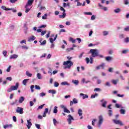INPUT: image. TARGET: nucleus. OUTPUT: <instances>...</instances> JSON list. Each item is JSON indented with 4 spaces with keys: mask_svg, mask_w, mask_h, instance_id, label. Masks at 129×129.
I'll return each instance as SVG.
<instances>
[{
    "mask_svg": "<svg viewBox=\"0 0 129 129\" xmlns=\"http://www.w3.org/2000/svg\"><path fill=\"white\" fill-rule=\"evenodd\" d=\"M19 85V83H17L15 86H11L10 88L8 89V92H12V91H14V90H18Z\"/></svg>",
    "mask_w": 129,
    "mask_h": 129,
    "instance_id": "obj_1",
    "label": "nucleus"
},
{
    "mask_svg": "<svg viewBox=\"0 0 129 129\" xmlns=\"http://www.w3.org/2000/svg\"><path fill=\"white\" fill-rule=\"evenodd\" d=\"M63 65L67 66L65 67V69L68 68V69H70L72 66H73V62L71 60H67V61H64Z\"/></svg>",
    "mask_w": 129,
    "mask_h": 129,
    "instance_id": "obj_2",
    "label": "nucleus"
},
{
    "mask_svg": "<svg viewBox=\"0 0 129 129\" xmlns=\"http://www.w3.org/2000/svg\"><path fill=\"white\" fill-rule=\"evenodd\" d=\"M90 53L92 54V57H97L99 56L98 50L97 49H90Z\"/></svg>",
    "mask_w": 129,
    "mask_h": 129,
    "instance_id": "obj_3",
    "label": "nucleus"
},
{
    "mask_svg": "<svg viewBox=\"0 0 129 129\" xmlns=\"http://www.w3.org/2000/svg\"><path fill=\"white\" fill-rule=\"evenodd\" d=\"M60 11L63 12V13L62 15H59V17L60 18V19H64L66 17V13H65V12H66V10H65V9L63 7H61L60 6Z\"/></svg>",
    "mask_w": 129,
    "mask_h": 129,
    "instance_id": "obj_4",
    "label": "nucleus"
},
{
    "mask_svg": "<svg viewBox=\"0 0 129 129\" xmlns=\"http://www.w3.org/2000/svg\"><path fill=\"white\" fill-rule=\"evenodd\" d=\"M68 118L67 119L69 124H71L72 121L74 120V118L71 115V114H69L68 116Z\"/></svg>",
    "mask_w": 129,
    "mask_h": 129,
    "instance_id": "obj_5",
    "label": "nucleus"
},
{
    "mask_svg": "<svg viewBox=\"0 0 129 129\" xmlns=\"http://www.w3.org/2000/svg\"><path fill=\"white\" fill-rule=\"evenodd\" d=\"M16 112L17 113H20V114H23V113H24V110H23V108L18 107L16 109Z\"/></svg>",
    "mask_w": 129,
    "mask_h": 129,
    "instance_id": "obj_6",
    "label": "nucleus"
},
{
    "mask_svg": "<svg viewBox=\"0 0 129 129\" xmlns=\"http://www.w3.org/2000/svg\"><path fill=\"white\" fill-rule=\"evenodd\" d=\"M102 122H103V117H102V116L100 115L99 116V122H98V126L100 127V125L102 124Z\"/></svg>",
    "mask_w": 129,
    "mask_h": 129,
    "instance_id": "obj_7",
    "label": "nucleus"
},
{
    "mask_svg": "<svg viewBox=\"0 0 129 129\" xmlns=\"http://www.w3.org/2000/svg\"><path fill=\"white\" fill-rule=\"evenodd\" d=\"M113 121L115 124H119L120 125H123L122 122L120 120L113 119Z\"/></svg>",
    "mask_w": 129,
    "mask_h": 129,
    "instance_id": "obj_8",
    "label": "nucleus"
},
{
    "mask_svg": "<svg viewBox=\"0 0 129 129\" xmlns=\"http://www.w3.org/2000/svg\"><path fill=\"white\" fill-rule=\"evenodd\" d=\"M74 103V104H76V103H78V101H77V99L76 98H74L73 99V101H70V106H72Z\"/></svg>",
    "mask_w": 129,
    "mask_h": 129,
    "instance_id": "obj_9",
    "label": "nucleus"
},
{
    "mask_svg": "<svg viewBox=\"0 0 129 129\" xmlns=\"http://www.w3.org/2000/svg\"><path fill=\"white\" fill-rule=\"evenodd\" d=\"M27 126L28 129L31 128V126H32V122H31V119L27 120Z\"/></svg>",
    "mask_w": 129,
    "mask_h": 129,
    "instance_id": "obj_10",
    "label": "nucleus"
},
{
    "mask_svg": "<svg viewBox=\"0 0 129 129\" xmlns=\"http://www.w3.org/2000/svg\"><path fill=\"white\" fill-rule=\"evenodd\" d=\"M57 37H58V35L56 34L54 38V39H53V38H49V41L50 42V43H51V44H53L54 43V41H55L56 39H57Z\"/></svg>",
    "mask_w": 129,
    "mask_h": 129,
    "instance_id": "obj_11",
    "label": "nucleus"
},
{
    "mask_svg": "<svg viewBox=\"0 0 129 129\" xmlns=\"http://www.w3.org/2000/svg\"><path fill=\"white\" fill-rule=\"evenodd\" d=\"M34 3V0H28V3L26 4V7H29V6H32Z\"/></svg>",
    "mask_w": 129,
    "mask_h": 129,
    "instance_id": "obj_12",
    "label": "nucleus"
},
{
    "mask_svg": "<svg viewBox=\"0 0 129 129\" xmlns=\"http://www.w3.org/2000/svg\"><path fill=\"white\" fill-rule=\"evenodd\" d=\"M43 38H41L40 40H39V43H40L41 46H43V45H46V43H47V41L45 40L43 42Z\"/></svg>",
    "mask_w": 129,
    "mask_h": 129,
    "instance_id": "obj_13",
    "label": "nucleus"
},
{
    "mask_svg": "<svg viewBox=\"0 0 129 129\" xmlns=\"http://www.w3.org/2000/svg\"><path fill=\"white\" fill-rule=\"evenodd\" d=\"M34 40H36V37L34 36H32L28 39V42H32V41H34Z\"/></svg>",
    "mask_w": 129,
    "mask_h": 129,
    "instance_id": "obj_14",
    "label": "nucleus"
},
{
    "mask_svg": "<svg viewBox=\"0 0 129 129\" xmlns=\"http://www.w3.org/2000/svg\"><path fill=\"white\" fill-rule=\"evenodd\" d=\"M48 111H49V109L47 108H45L42 116L43 117H46V114L48 113Z\"/></svg>",
    "mask_w": 129,
    "mask_h": 129,
    "instance_id": "obj_15",
    "label": "nucleus"
},
{
    "mask_svg": "<svg viewBox=\"0 0 129 129\" xmlns=\"http://www.w3.org/2000/svg\"><path fill=\"white\" fill-rule=\"evenodd\" d=\"M1 9L4 10V11H12V9L7 8V7H6V6H2Z\"/></svg>",
    "mask_w": 129,
    "mask_h": 129,
    "instance_id": "obj_16",
    "label": "nucleus"
},
{
    "mask_svg": "<svg viewBox=\"0 0 129 129\" xmlns=\"http://www.w3.org/2000/svg\"><path fill=\"white\" fill-rule=\"evenodd\" d=\"M80 96H83V99H85V98H88V95L86 94H84L83 93H81L80 94Z\"/></svg>",
    "mask_w": 129,
    "mask_h": 129,
    "instance_id": "obj_17",
    "label": "nucleus"
},
{
    "mask_svg": "<svg viewBox=\"0 0 129 129\" xmlns=\"http://www.w3.org/2000/svg\"><path fill=\"white\" fill-rule=\"evenodd\" d=\"M28 81H29V79L24 80L23 81V85H25V86H27V83H28Z\"/></svg>",
    "mask_w": 129,
    "mask_h": 129,
    "instance_id": "obj_18",
    "label": "nucleus"
},
{
    "mask_svg": "<svg viewBox=\"0 0 129 129\" xmlns=\"http://www.w3.org/2000/svg\"><path fill=\"white\" fill-rule=\"evenodd\" d=\"M25 100V97L22 96L19 98V102L20 103H23V101Z\"/></svg>",
    "mask_w": 129,
    "mask_h": 129,
    "instance_id": "obj_19",
    "label": "nucleus"
},
{
    "mask_svg": "<svg viewBox=\"0 0 129 129\" xmlns=\"http://www.w3.org/2000/svg\"><path fill=\"white\" fill-rule=\"evenodd\" d=\"M18 55L13 54L10 56V59H17Z\"/></svg>",
    "mask_w": 129,
    "mask_h": 129,
    "instance_id": "obj_20",
    "label": "nucleus"
},
{
    "mask_svg": "<svg viewBox=\"0 0 129 129\" xmlns=\"http://www.w3.org/2000/svg\"><path fill=\"white\" fill-rule=\"evenodd\" d=\"M106 61H111L112 60V57L111 56H107L105 57Z\"/></svg>",
    "mask_w": 129,
    "mask_h": 129,
    "instance_id": "obj_21",
    "label": "nucleus"
},
{
    "mask_svg": "<svg viewBox=\"0 0 129 129\" xmlns=\"http://www.w3.org/2000/svg\"><path fill=\"white\" fill-rule=\"evenodd\" d=\"M25 9H26L25 13H29L31 11V8H29V6L27 7V5L25 6Z\"/></svg>",
    "mask_w": 129,
    "mask_h": 129,
    "instance_id": "obj_22",
    "label": "nucleus"
},
{
    "mask_svg": "<svg viewBox=\"0 0 129 129\" xmlns=\"http://www.w3.org/2000/svg\"><path fill=\"white\" fill-rule=\"evenodd\" d=\"M107 103V102L106 101H104V102L102 103V107H106V104Z\"/></svg>",
    "mask_w": 129,
    "mask_h": 129,
    "instance_id": "obj_23",
    "label": "nucleus"
},
{
    "mask_svg": "<svg viewBox=\"0 0 129 129\" xmlns=\"http://www.w3.org/2000/svg\"><path fill=\"white\" fill-rule=\"evenodd\" d=\"M48 92L49 93H52V94H56V91H55V90H49Z\"/></svg>",
    "mask_w": 129,
    "mask_h": 129,
    "instance_id": "obj_24",
    "label": "nucleus"
},
{
    "mask_svg": "<svg viewBox=\"0 0 129 129\" xmlns=\"http://www.w3.org/2000/svg\"><path fill=\"white\" fill-rule=\"evenodd\" d=\"M78 113L79 116H81L82 115V110L81 109H79L78 111Z\"/></svg>",
    "mask_w": 129,
    "mask_h": 129,
    "instance_id": "obj_25",
    "label": "nucleus"
},
{
    "mask_svg": "<svg viewBox=\"0 0 129 129\" xmlns=\"http://www.w3.org/2000/svg\"><path fill=\"white\" fill-rule=\"evenodd\" d=\"M72 82L74 84H75V85H78L79 83V81H78V80H73Z\"/></svg>",
    "mask_w": 129,
    "mask_h": 129,
    "instance_id": "obj_26",
    "label": "nucleus"
},
{
    "mask_svg": "<svg viewBox=\"0 0 129 129\" xmlns=\"http://www.w3.org/2000/svg\"><path fill=\"white\" fill-rule=\"evenodd\" d=\"M58 108V107L57 106H55L53 109V113H57V112H58V109H57Z\"/></svg>",
    "mask_w": 129,
    "mask_h": 129,
    "instance_id": "obj_27",
    "label": "nucleus"
},
{
    "mask_svg": "<svg viewBox=\"0 0 129 129\" xmlns=\"http://www.w3.org/2000/svg\"><path fill=\"white\" fill-rule=\"evenodd\" d=\"M120 9H119V8H117V9H115L114 10V13H115L116 14H118V13H119L120 12Z\"/></svg>",
    "mask_w": 129,
    "mask_h": 129,
    "instance_id": "obj_28",
    "label": "nucleus"
},
{
    "mask_svg": "<svg viewBox=\"0 0 129 129\" xmlns=\"http://www.w3.org/2000/svg\"><path fill=\"white\" fill-rule=\"evenodd\" d=\"M12 126H13L12 124H6L4 126V128H7V127H12Z\"/></svg>",
    "mask_w": 129,
    "mask_h": 129,
    "instance_id": "obj_29",
    "label": "nucleus"
},
{
    "mask_svg": "<svg viewBox=\"0 0 129 129\" xmlns=\"http://www.w3.org/2000/svg\"><path fill=\"white\" fill-rule=\"evenodd\" d=\"M96 96H98V94L96 93L95 94H93L91 96V98H95Z\"/></svg>",
    "mask_w": 129,
    "mask_h": 129,
    "instance_id": "obj_30",
    "label": "nucleus"
},
{
    "mask_svg": "<svg viewBox=\"0 0 129 129\" xmlns=\"http://www.w3.org/2000/svg\"><path fill=\"white\" fill-rule=\"evenodd\" d=\"M120 113L121 114H125V110L124 109H120Z\"/></svg>",
    "mask_w": 129,
    "mask_h": 129,
    "instance_id": "obj_31",
    "label": "nucleus"
},
{
    "mask_svg": "<svg viewBox=\"0 0 129 129\" xmlns=\"http://www.w3.org/2000/svg\"><path fill=\"white\" fill-rule=\"evenodd\" d=\"M26 75L28 76V77H32V74H30L28 71H26Z\"/></svg>",
    "mask_w": 129,
    "mask_h": 129,
    "instance_id": "obj_32",
    "label": "nucleus"
},
{
    "mask_svg": "<svg viewBox=\"0 0 129 129\" xmlns=\"http://www.w3.org/2000/svg\"><path fill=\"white\" fill-rule=\"evenodd\" d=\"M117 81H118V80H112L111 81L112 83H113V84H114V85H116V84H117Z\"/></svg>",
    "mask_w": 129,
    "mask_h": 129,
    "instance_id": "obj_33",
    "label": "nucleus"
},
{
    "mask_svg": "<svg viewBox=\"0 0 129 129\" xmlns=\"http://www.w3.org/2000/svg\"><path fill=\"white\" fill-rule=\"evenodd\" d=\"M64 112H66L67 113H70V111L68 110L66 107L63 110Z\"/></svg>",
    "mask_w": 129,
    "mask_h": 129,
    "instance_id": "obj_34",
    "label": "nucleus"
},
{
    "mask_svg": "<svg viewBox=\"0 0 129 129\" xmlns=\"http://www.w3.org/2000/svg\"><path fill=\"white\" fill-rule=\"evenodd\" d=\"M84 15H89V16H91L92 15V13L91 12H84Z\"/></svg>",
    "mask_w": 129,
    "mask_h": 129,
    "instance_id": "obj_35",
    "label": "nucleus"
},
{
    "mask_svg": "<svg viewBox=\"0 0 129 129\" xmlns=\"http://www.w3.org/2000/svg\"><path fill=\"white\" fill-rule=\"evenodd\" d=\"M3 54L5 57H7V54H8V51L7 50L3 51Z\"/></svg>",
    "mask_w": 129,
    "mask_h": 129,
    "instance_id": "obj_36",
    "label": "nucleus"
},
{
    "mask_svg": "<svg viewBox=\"0 0 129 129\" xmlns=\"http://www.w3.org/2000/svg\"><path fill=\"white\" fill-rule=\"evenodd\" d=\"M108 113L109 116H111V115H112V111L111 110H109Z\"/></svg>",
    "mask_w": 129,
    "mask_h": 129,
    "instance_id": "obj_37",
    "label": "nucleus"
},
{
    "mask_svg": "<svg viewBox=\"0 0 129 129\" xmlns=\"http://www.w3.org/2000/svg\"><path fill=\"white\" fill-rule=\"evenodd\" d=\"M61 85H69V84H68V83H67V82H62V83H61Z\"/></svg>",
    "mask_w": 129,
    "mask_h": 129,
    "instance_id": "obj_38",
    "label": "nucleus"
},
{
    "mask_svg": "<svg viewBox=\"0 0 129 129\" xmlns=\"http://www.w3.org/2000/svg\"><path fill=\"white\" fill-rule=\"evenodd\" d=\"M37 77L38 79H42V77H41V74H40V73H38L37 74Z\"/></svg>",
    "mask_w": 129,
    "mask_h": 129,
    "instance_id": "obj_39",
    "label": "nucleus"
},
{
    "mask_svg": "<svg viewBox=\"0 0 129 129\" xmlns=\"http://www.w3.org/2000/svg\"><path fill=\"white\" fill-rule=\"evenodd\" d=\"M115 107H116V108H120V107H121V105H119V104L116 103L115 105Z\"/></svg>",
    "mask_w": 129,
    "mask_h": 129,
    "instance_id": "obj_40",
    "label": "nucleus"
},
{
    "mask_svg": "<svg viewBox=\"0 0 129 129\" xmlns=\"http://www.w3.org/2000/svg\"><path fill=\"white\" fill-rule=\"evenodd\" d=\"M127 52H128V49L123 50L122 51V54H126Z\"/></svg>",
    "mask_w": 129,
    "mask_h": 129,
    "instance_id": "obj_41",
    "label": "nucleus"
},
{
    "mask_svg": "<svg viewBox=\"0 0 129 129\" xmlns=\"http://www.w3.org/2000/svg\"><path fill=\"white\" fill-rule=\"evenodd\" d=\"M35 126L38 129H41V125L40 124H35Z\"/></svg>",
    "mask_w": 129,
    "mask_h": 129,
    "instance_id": "obj_42",
    "label": "nucleus"
},
{
    "mask_svg": "<svg viewBox=\"0 0 129 129\" xmlns=\"http://www.w3.org/2000/svg\"><path fill=\"white\" fill-rule=\"evenodd\" d=\"M70 41H71V42H72L73 44H74V43H75V42H76V40H75V39H73V38H70Z\"/></svg>",
    "mask_w": 129,
    "mask_h": 129,
    "instance_id": "obj_43",
    "label": "nucleus"
},
{
    "mask_svg": "<svg viewBox=\"0 0 129 129\" xmlns=\"http://www.w3.org/2000/svg\"><path fill=\"white\" fill-rule=\"evenodd\" d=\"M124 42L125 43H128L129 42V37H126L124 39Z\"/></svg>",
    "mask_w": 129,
    "mask_h": 129,
    "instance_id": "obj_44",
    "label": "nucleus"
},
{
    "mask_svg": "<svg viewBox=\"0 0 129 129\" xmlns=\"http://www.w3.org/2000/svg\"><path fill=\"white\" fill-rule=\"evenodd\" d=\"M35 88V86L34 85H31L30 89L32 92H34V88Z\"/></svg>",
    "mask_w": 129,
    "mask_h": 129,
    "instance_id": "obj_45",
    "label": "nucleus"
},
{
    "mask_svg": "<svg viewBox=\"0 0 129 129\" xmlns=\"http://www.w3.org/2000/svg\"><path fill=\"white\" fill-rule=\"evenodd\" d=\"M10 2L11 4H15L16 2H18V0H10Z\"/></svg>",
    "mask_w": 129,
    "mask_h": 129,
    "instance_id": "obj_46",
    "label": "nucleus"
},
{
    "mask_svg": "<svg viewBox=\"0 0 129 129\" xmlns=\"http://www.w3.org/2000/svg\"><path fill=\"white\" fill-rule=\"evenodd\" d=\"M59 86V83L57 82H54V87H58Z\"/></svg>",
    "mask_w": 129,
    "mask_h": 129,
    "instance_id": "obj_47",
    "label": "nucleus"
},
{
    "mask_svg": "<svg viewBox=\"0 0 129 129\" xmlns=\"http://www.w3.org/2000/svg\"><path fill=\"white\" fill-rule=\"evenodd\" d=\"M43 20H46L47 19V14H44L43 16H42Z\"/></svg>",
    "mask_w": 129,
    "mask_h": 129,
    "instance_id": "obj_48",
    "label": "nucleus"
},
{
    "mask_svg": "<svg viewBox=\"0 0 129 129\" xmlns=\"http://www.w3.org/2000/svg\"><path fill=\"white\" fill-rule=\"evenodd\" d=\"M53 122L54 125H56V123L57 122V120L55 118L53 119Z\"/></svg>",
    "mask_w": 129,
    "mask_h": 129,
    "instance_id": "obj_49",
    "label": "nucleus"
},
{
    "mask_svg": "<svg viewBox=\"0 0 129 129\" xmlns=\"http://www.w3.org/2000/svg\"><path fill=\"white\" fill-rule=\"evenodd\" d=\"M40 95L41 97H43V96H45L46 95V93L42 92L40 94Z\"/></svg>",
    "mask_w": 129,
    "mask_h": 129,
    "instance_id": "obj_50",
    "label": "nucleus"
},
{
    "mask_svg": "<svg viewBox=\"0 0 129 129\" xmlns=\"http://www.w3.org/2000/svg\"><path fill=\"white\" fill-rule=\"evenodd\" d=\"M13 121L15 122H17V117H16L15 116H14L13 117Z\"/></svg>",
    "mask_w": 129,
    "mask_h": 129,
    "instance_id": "obj_51",
    "label": "nucleus"
},
{
    "mask_svg": "<svg viewBox=\"0 0 129 129\" xmlns=\"http://www.w3.org/2000/svg\"><path fill=\"white\" fill-rule=\"evenodd\" d=\"M66 32V30H65V29H61L60 31H59V35H60L61 34V33L62 32Z\"/></svg>",
    "mask_w": 129,
    "mask_h": 129,
    "instance_id": "obj_52",
    "label": "nucleus"
},
{
    "mask_svg": "<svg viewBox=\"0 0 129 129\" xmlns=\"http://www.w3.org/2000/svg\"><path fill=\"white\" fill-rule=\"evenodd\" d=\"M47 33V31L44 30L42 32H41V36H44L45 34Z\"/></svg>",
    "mask_w": 129,
    "mask_h": 129,
    "instance_id": "obj_53",
    "label": "nucleus"
},
{
    "mask_svg": "<svg viewBox=\"0 0 129 129\" xmlns=\"http://www.w3.org/2000/svg\"><path fill=\"white\" fill-rule=\"evenodd\" d=\"M50 33H51V32H50V31L48 32V33L46 35V38H49L50 37Z\"/></svg>",
    "mask_w": 129,
    "mask_h": 129,
    "instance_id": "obj_54",
    "label": "nucleus"
},
{
    "mask_svg": "<svg viewBox=\"0 0 129 129\" xmlns=\"http://www.w3.org/2000/svg\"><path fill=\"white\" fill-rule=\"evenodd\" d=\"M86 61L87 62V63L88 64V63H89V62H90V59H89V58L86 57Z\"/></svg>",
    "mask_w": 129,
    "mask_h": 129,
    "instance_id": "obj_55",
    "label": "nucleus"
},
{
    "mask_svg": "<svg viewBox=\"0 0 129 129\" xmlns=\"http://www.w3.org/2000/svg\"><path fill=\"white\" fill-rule=\"evenodd\" d=\"M35 88L37 90H40V89H41V87H40V86H39L38 85H35Z\"/></svg>",
    "mask_w": 129,
    "mask_h": 129,
    "instance_id": "obj_56",
    "label": "nucleus"
},
{
    "mask_svg": "<svg viewBox=\"0 0 129 129\" xmlns=\"http://www.w3.org/2000/svg\"><path fill=\"white\" fill-rule=\"evenodd\" d=\"M124 5H128V0H124Z\"/></svg>",
    "mask_w": 129,
    "mask_h": 129,
    "instance_id": "obj_57",
    "label": "nucleus"
},
{
    "mask_svg": "<svg viewBox=\"0 0 129 129\" xmlns=\"http://www.w3.org/2000/svg\"><path fill=\"white\" fill-rule=\"evenodd\" d=\"M45 105V104L41 105L38 107V109H41V108H43L44 107V106Z\"/></svg>",
    "mask_w": 129,
    "mask_h": 129,
    "instance_id": "obj_58",
    "label": "nucleus"
},
{
    "mask_svg": "<svg viewBox=\"0 0 129 129\" xmlns=\"http://www.w3.org/2000/svg\"><path fill=\"white\" fill-rule=\"evenodd\" d=\"M101 90H100V88H96L95 89H94V91H101Z\"/></svg>",
    "mask_w": 129,
    "mask_h": 129,
    "instance_id": "obj_59",
    "label": "nucleus"
},
{
    "mask_svg": "<svg viewBox=\"0 0 129 129\" xmlns=\"http://www.w3.org/2000/svg\"><path fill=\"white\" fill-rule=\"evenodd\" d=\"M100 68H102V69H104V63H102L100 65Z\"/></svg>",
    "mask_w": 129,
    "mask_h": 129,
    "instance_id": "obj_60",
    "label": "nucleus"
},
{
    "mask_svg": "<svg viewBox=\"0 0 129 129\" xmlns=\"http://www.w3.org/2000/svg\"><path fill=\"white\" fill-rule=\"evenodd\" d=\"M49 70L48 71L49 74H50V75H52V69L51 68H49Z\"/></svg>",
    "mask_w": 129,
    "mask_h": 129,
    "instance_id": "obj_61",
    "label": "nucleus"
},
{
    "mask_svg": "<svg viewBox=\"0 0 129 129\" xmlns=\"http://www.w3.org/2000/svg\"><path fill=\"white\" fill-rule=\"evenodd\" d=\"M91 20H92V21L95 20V16L92 15L91 17Z\"/></svg>",
    "mask_w": 129,
    "mask_h": 129,
    "instance_id": "obj_62",
    "label": "nucleus"
},
{
    "mask_svg": "<svg viewBox=\"0 0 129 129\" xmlns=\"http://www.w3.org/2000/svg\"><path fill=\"white\" fill-rule=\"evenodd\" d=\"M54 14H55V16H58V15H59V14H60V12H59V11H55Z\"/></svg>",
    "mask_w": 129,
    "mask_h": 129,
    "instance_id": "obj_63",
    "label": "nucleus"
},
{
    "mask_svg": "<svg viewBox=\"0 0 129 129\" xmlns=\"http://www.w3.org/2000/svg\"><path fill=\"white\" fill-rule=\"evenodd\" d=\"M124 30L126 32H128V31H129V27L128 26V27L125 28Z\"/></svg>",
    "mask_w": 129,
    "mask_h": 129,
    "instance_id": "obj_64",
    "label": "nucleus"
}]
</instances>
